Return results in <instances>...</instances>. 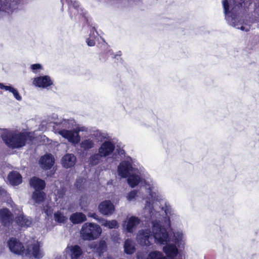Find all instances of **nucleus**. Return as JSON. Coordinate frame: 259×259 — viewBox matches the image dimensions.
<instances>
[{
  "mask_svg": "<svg viewBox=\"0 0 259 259\" xmlns=\"http://www.w3.org/2000/svg\"><path fill=\"white\" fill-rule=\"evenodd\" d=\"M141 220L138 217L132 216L127 218L124 224V227L127 232L133 233L140 224Z\"/></svg>",
  "mask_w": 259,
  "mask_h": 259,
  "instance_id": "nucleus-19",
  "label": "nucleus"
},
{
  "mask_svg": "<svg viewBox=\"0 0 259 259\" xmlns=\"http://www.w3.org/2000/svg\"><path fill=\"white\" fill-rule=\"evenodd\" d=\"M136 169L134 167L133 159L128 157L120 163L117 167V172L121 177L126 178Z\"/></svg>",
  "mask_w": 259,
  "mask_h": 259,
  "instance_id": "nucleus-11",
  "label": "nucleus"
},
{
  "mask_svg": "<svg viewBox=\"0 0 259 259\" xmlns=\"http://www.w3.org/2000/svg\"><path fill=\"white\" fill-rule=\"evenodd\" d=\"M2 138L5 144L10 149H20L24 147L29 137L26 132L2 130Z\"/></svg>",
  "mask_w": 259,
  "mask_h": 259,
  "instance_id": "nucleus-5",
  "label": "nucleus"
},
{
  "mask_svg": "<svg viewBox=\"0 0 259 259\" xmlns=\"http://www.w3.org/2000/svg\"><path fill=\"white\" fill-rule=\"evenodd\" d=\"M53 84V81L48 75L39 76L32 80V84L41 89H48Z\"/></svg>",
  "mask_w": 259,
  "mask_h": 259,
  "instance_id": "nucleus-13",
  "label": "nucleus"
},
{
  "mask_svg": "<svg viewBox=\"0 0 259 259\" xmlns=\"http://www.w3.org/2000/svg\"><path fill=\"white\" fill-rule=\"evenodd\" d=\"M242 0H222L225 17L228 23L242 31H248L250 29V22H245L237 16L236 12L242 7Z\"/></svg>",
  "mask_w": 259,
  "mask_h": 259,
  "instance_id": "nucleus-3",
  "label": "nucleus"
},
{
  "mask_svg": "<svg viewBox=\"0 0 259 259\" xmlns=\"http://www.w3.org/2000/svg\"><path fill=\"white\" fill-rule=\"evenodd\" d=\"M76 162V157L72 154H67L62 159V164L63 167L69 168L73 166Z\"/></svg>",
  "mask_w": 259,
  "mask_h": 259,
  "instance_id": "nucleus-26",
  "label": "nucleus"
},
{
  "mask_svg": "<svg viewBox=\"0 0 259 259\" xmlns=\"http://www.w3.org/2000/svg\"><path fill=\"white\" fill-rule=\"evenodd\" d=\"M115 144L110 141L104 142L98 149V152L104 157L111 155L115 149Z\"/></svg>",
  "mask_w": 259,
  "mask_h": 259,
  "instance_id": "nucleus-16",
  "label": "nucleus"
},
{
  "mask_svg": "<svg viewBox=\"0 0 259 259\" xmlns=\"http://www.w3.org/2000/svg\"><path fill=\"white\" fill-rule=\"evenodd\" d=\"M147 259H167L162 252L158 251L151 252L147 257Z\"/></svg>",
  "mask_w": 259,
  "mask_h": 259,
  "instance_id": "nucleus-33",
  "label": "nucleus"
},
{
  "mask_svg": "<svg viewBox=\"0 0 259 259\" xmlns=\"http://www.w3.org/2000/svg\"><path fill=\"white\" fill-rule=\"evenodd\" d=\"M87 198L85 197H82L80 200V205L82 209L86 206Z\"/></svg>",
  "mask_w": 259,
  "mask_h": 259,
  "instance_id": "nucleus-41",
  "label": "nucleus"
},
{
  "mask_svg": "<svg viewBox=\"0 0 259 259\" xmlns=\"http://www.w3.org/2000/svg\"><path fill=\"white\" fill-rule=\"evenodd\" d=\"M84 182V179L82 178H78L77 179L75 185L77 189H80L82 186V184Z\"/></svg>",
  "mask_w": 259,
  "mask_h": 259,
  "instance_id": "nucleus-40",
  "label": "nucleus"
},
{
  "mask_svg": "<svg viewBox=\"0 0 259 259\" xmlns=\"http://www.w3.org/2000/svg\"><path fill=\"white\" fill-rule=\"evenodd\" d=\"M54 130L55 133L59 134V131L68 130L73 127L75 125V121L73 119H60L59 121H54Z\"/></svg>",
  "mask_w": 259,
  "mask_h": 259,
  "instance_id": "nucleus-15",
  "label": "nucleus"
},
{
  "mask_svg": "<svg viewBox=\"0 0 259 259\" xmlns=\"http://www.w3.org/2000/svg\"><path fill=\"white\" fill-rule=\"evenodd\" d=\"M102 231V229L97 224L85 223L81 228L80 234L83 240H92L97 239Z\"/></svg>",
  "mask_w": 259,
  "mask_h": 259,
  "instance_id": "nucleus-6",
  "label": "nucleus"
},
{
  "mask_svg": "<svg viewBox=\"0 0 259 259\" xmlns=\"http://www.w3.org/2000/svg\"><path fill=\"white\" fill-rule=\"evenodd\" d=\"M160 204L159 208L162 212H164L167 218H164L162 216L163 221L165 223V219H169L170 222L172 221L179 222L180 220V215L177 214L176 211L172 208L169 203L164 199L160 201H157Z\"/></svg>",
  "mask_w": 259,
  "mask_h": 259,
  "instance_id": "nucleus-9",
  "label": "nucleus"
},
{
  "mask_svg": "<svg viewBox=\"0 0 259 259\" xmlns=\"http://www.w3.org/2000/svg\"><path fill=\"white\" fill-rule=\"evenodd\" d=\"M16 221L19 226L24 228L29 227L32 223V220L29 217L24 215L20 212L19 215L16 218Z\"/></svg>",
  "mask_w": 259,
  "mask_h": 259,
  "instance_id": "nucleus-24",
  "label": "nucleus"
},
{
  "mask_svg": "<svg viewBox=\"0 0 259 259\" xmlns=\"http://www.w3.org/2000/svg\"><path fill=\"white\" fill-rule=\"evenodd\" d=\"M30 185L35 190L33 193L32 199L37 203L42 202L44 200L45 194L40 190L44 189L45 187V181L39 178L33 177L30 180Z\"/></svg>",
  "mask_w": 259,
  "mask_h": 259,
  "instance_id": "nucleus-7",
  "label": "nucleus"
},
{
  "mask_svg": "<svg viewBox=\"0 0 259 259\" xmlns=\"http://www.w3.org/2000/svg\"><path fill=\"white\" fill-rule=\"evenodd\" d=\"M124 249L125 253L128 254H133L135 251V247L133 241L129 239L125 241Z\"/></svg>",
  "mask_w": 259,
  "mask_h": 259,
  "instance_id": "nucleus-31",
  "label": "nucleus"
},
{
  "mask_svg": "<svg viewBox=\"0 0 259 259\" xmlns=\"http://www.w3.org/2000/svg\"><path fill=\"white\" fill-rule=\"evenodd\" d=\"M69 5V10L71 13L75 15L76 13L79 15L83 14V9L79 7V4L76 0H66Z\"/></svg>",
  "mask_w": 259,
  "mask_h": 259,
  "instance_id": "nucleus-25",
  "label": "nucleus"
},
{
  "mask_svg": "<svg viewBox=\"0 0 259 259\" xmlns=\"http://www.w3.org/2000/svg\"><path fill=\"white\" fill-rule=\"evenodd\" d=\"M163 251L167 256L173 258L177 255L179 252L177 245L175 243H170V242L164 244Z\"/></svg>",
  "mask_w": 259,
  "mask_h": 259,
  "instance_id": "nucleus-20",
  "label": "nucleus"
},
{
  "mask_svg": "<svg viewBox=\"0 0 259 259\" xmlns=\"http://www.w3.org/2000/svg\"><path fill=\"white\" fill-rule=\"evenodd\" d=\"M59 134L66 139L68 142L74 145L78 144L80 140L79 134L75 129L73 130H60L59 131Z\"/></svg>",
  "mask_w": 259,
  "mask_h": 259,
  "instance_id": "nucleus-14",
  "label": "nucleus"
},
{
  "mask_svg": "<svg viewBox=\"0 0 259 259\" xmlns=\"http://www.w3.org/2000/svg\"><path fill=\"white\" fill-rule=\"evenodd\" d=\"M51 119L50 120V121L53 122L54 123V121H59V120H60V119H59L58 118V115L55 113L52 114L51 116Z\"/></svg>",
  "mask_w": 259,
  "mask_h": 259,
  "instance_id": "nucleus-42",
  "label": "nucleus"
},
{
  "mask_svg": "<svg viewBox=\"0 0 259 259\" xmlns=\"http://www.w3.org/2000/svg\"><path fill=\"white\" fill-rule=\"evenodd\" d=\"M91 248L96 249L99 253H102L105 250L106 248V243L104 240H101L98 244L95 245V246H91Z\"/></svg>",
  "mask_w": 259,
  "mask_h": 259,
  "instance_id": "nucleus-34",
  "label": "nucleus"
},
{
  "mask_svg": "<svg viewBox=\"0 0 259 259\" xmlns=\"http://www.w3.org/2000/svg\"><path fill=\"white\" fill-rule=\"evenodd\" d=\"M0 219L4 226H8L12 221V214L8 209H2L0 210Z\"/></svg>",
  "mask_w": 259,
  "mask_h": 259,
  "instance_id": "nucleus-22",
  "label": "nucleus"
},
{
  "mask_svg": "<svg viewBox=\"0 0 259 259\" xmlns=\"http://www.w3.org/2000/svg\"><path fill=\"white\" fill-rule=\"evenodd\" d=\"M87 220L86 216L81 212H76L70 217V220L73 224L81 223Z\"/></svg>",
  "mask_w": 259,
  "mask_h": 259,
  "instance_id": "nucleus-28",
  "label": "nucleus"
},
{
  "mask_svg": "<svg viewBox=\"0 0 259 259\" xmlns=\"http://www.w3.org/2000/svg\"><path fill=\"white\" fill-rule=\"evenodd\" d=\"M89 217H92V218H93L94 219H96V220H97L98 221V220L99 219H100L101 218H99L97 217V215L95 214V213H90L89 214H88Z\"/></svg>",
  "mask_w": 259,
  "mask_h": 259,
  "instance_id": "nucleus-46",
  "label": "nucleus"
},
{
  "mask_svg": "<svg viewBox=\"0 0 259 259\" xmlns=\"http://www.w3.org/2000/svg\"><path fill=\"white\" fill-rule=\"evenodd\" d=\"M10 183L12 185H18L22 182L21 176L16 171L11 172L8 177Z\"/></svg>",
  "mask_w": 259,
  "mask_h": 259,
  "instance_id": "nucleus-27",
  "label": "nucleus"
},
{
  "mask_svg": "<svg viewBox=\"0 0 259 259\" xmlns=\"http://www.w3.org/2000/svg\"><path fill=\"white\" fill-rule=\"evenodd\" d=\"M144 185L140 187V190H133L128 193L126 198L129 201L145 202V207L143 209L142 215L143 217L151 216L150 214L154 208V204L157 201L163 200V196L158 191L157 186L151 177L146 176L144 181Z\"/></svg>",
  "mask_w": 259,
  "mask_h": 259,
  "instance_id": "nucleus-2",
  "label": "nucleus"
},
{
  "mask_svg": "<svg viewBox=\"0 0 259 259\" xmlns=\"http://www.w3.org/2000/svg\"><path fill=\"white\" fill-rule=\"evenodd\" d=\"M76 132H77V133L79 134V133L80 132H84L87 133H90V131H89L88 128L86 127L83 126H78L76 127V128L75 129Z\"/></svg>",
  "mask_w": 259,
  "mask_h": 259,
  "instance_id": "nucleus-39",
  "label": "nucleus"
},
{
  "mask_svg": "<svg viewBox=\"0 0 259 259\" xmlns=\"http://www.w3.org/2000/svg\"><path fill=\"white\" fill-rule=\"evenodd\" d=\"M8 244L11 251L15 254L32 256L37 259L41 258L44 255L40 248V243L38 241H34L33 243L28 245L26 249H24L19 241L14 238H10Z\"/></svg>",
  "mask_w": 259,
  "mask_h": 259,
  "instance_id": "nucleus-4",
  "label": "nucleus"
},
{
  "mask_svg": "<svg viewBox=\"0 0 259 259\" xmlns=\"http://www.w3.org/2000/svg\"><path fill=\"white\" fill-rule=\"evenodd\" d=\"M66 259H81L83 250L78 245H68L64 250Z\"/></svg>",
  "mask_w": 259,
  "mask_h": 259,
  "instance_id": "nucleus-12",
  "label": "nucleus"
},
{
  "mask_svg": "<svg viewBox=\"0 0 259 259\" xmlns=\"http://www.w3.org/2000/svg\"><path fill=\"white\" fill-rule=\"evenodd\" d=\"M55 159L52 155L47 154L42 156L39 160L41 167L46 169H50L54 163Z\"/></svg>",
  "mask_w": 259,
  "mask_h": 259,
  "instance_id": "nucleus-21",
  "label": "nucleus"
},
{
  "mask_svg": "<svg viewBox=\"0 0 259 259\" xmlns=\"http://www.w3.org/2000/svg\"><path fill=\"white\" fill-rule=\"evenodd\" d=\"M150 214L151 216L144 218L151 220L152 231L149 229L140 230L137 235V242L141 245L146 246L152 244L153 238L156 243L161 245L169 242L171 238L169 233L171 230L169 219H165L164 223L162 214L156 209Z\"/></svg>",
  "mask_w": 259,
  "mask_h": 259,
  "instance_id": "nucleus-1",
  "label": "nucleus"
},
{
  "mask_svg": "<svg viewBox=\"0 0 259 259\" xmlns=\"http://www.w3.org/2000/svg\"><path fill=\"white\" fill-rule=\"evenodd\" d=\"M111 55V57L114 58H117V59L118 60V58H120V57L121 55V51H118L116 54H112Z\"/></svg>",
  "mask_w": 259,
  "mask_h": 259,
  "instance_id": "nucleus-44",
  "label": "nucleus"
},
{
  "mask_svg": "<svg viewBox=\"0 0 259 259\" xmlns=\"http://www.w3.org/2000/svg\"><path fill=\"white\" fill-rule=\"evenodd\" d=\"M125 1H127L129 5H132L134 4H136L138 3L140 0H124Z\"/></svg>",
  "mask_w": 259,
  "mask_h": 259,
  "instance_id": "nucleus-45",
  "label": "nucleus"
},
{
  "mask_svg": "<svg viewBox=\"0 0 259 259\" xmlns=\"http://www.w3.org/2000/svg\"><path fill=\"white\" fill-rule=\"evenodd\" d=\"M147 176L150 177L149 175L145 172V169L143 167H140L139 169L137 168L127 176V183L130 187L134 188L140 183L141 187L142 185H144V179Z\"/></svg>",
  "mask_w": 259,
  "mask_h": 259,
  "instance_id": "nucleus-8",
  "label": "nucleus"
},
{
  "mask_svg": "<svg viewBox=\"0 0 259 259\" xmlns=\"http://www.w3.org/2000/svg\"><path fill=\"white\" fill-rule=\"evenodd\" d=\"M45 212L47 213V214L48 215H49V214H50L51 213V210H50V211H49L48 210H46L45 211Z\"/></svg>",
  "mask_w": 259,
  "mask_h": 259,
  "instance_id": "nucleus-47",
  "label": "nucleus"
},
{
  "mask_svg": "<svg viewBox=\"0 0 259 259\" xmlns=\"http://www.w3.org/2000/svg\"><path fill=\"white\" fill-rule=\"evenodd\" d=\"M80 146L85 150H89L95 146V141L89 137L88 138L82 140Z\"/></svg>",
  "mask_w": 259,
  "mask_h": 259,
  "instance_id": "nucleus-30",
  "label": "nucleus"
},
{
  "mask_svg": "<svg viewBox=\"0 0 259 259\" xmlns=\"http://www.w3.org/2000/svg\"><path fill=\"white\" fill-rule=\"evenodd\" d=\"M171 240L178 247H184L186 241L185 234L182 230H176L173 232Z\"/></svg>",
  "mask_w": 259,
  "mask_h": 259,
  "instance_id": "nucleus-17",
  "label": "nucleus"
},
{
  "mask_svg": "<svg viewBox=\"0 0 259 259\" xmlns=\"http://www.w3.org/2000/svg\"><path fill=\"white\" fill-rule=\"evenodd\" d=\"M13 96L14 97H15V98L18 100V101H21L22 100V97L21 96L19 95L18 92L17 91V90L16 91V92H15L14 93V94H13Z\"/></svg>",
  "mask_w": 259,
  "mask_h": 259,
  "instance_id": "nucleus-43",
  "label": "nucleus"
},
{
  "mask_svg": "<svg viewBox=\"0 0 259 259\" xmlns=\"http://www.w3.org/2000/svg\"><path fill=\"white\" fill-rule=\"evenodd\" d=\"M89 137L94 141H102L107 138V134L97 129L90 131Z\"/></svg>",
  "mask_w": 259,
  "mask_h": 259,
  "instance_id": "nucleus-23",
  "label": "nucleus"
},
{
  "mask_svg": "<svg viewBox=\"0 0 259 259\" xmlns=\"http://www.w3.org/2000/svg\"><path fill=\"white\" fill-rule=\"evenodd\" d=\"M98 222L102 226L109 229L116 228L118 226V223L116 220L108 221L103 218H101L98 220Z\"/></svg>",
  "mask_w": 259,
  "mask_h": 259,
  "instance_id": "nucleus-29",
  "label": "nucleus"
},
{
  "mask_svg": "<svg viewBox=\"0 0 259 259\" xmlns=\"http://www.w3.org/2000/svg\"><path fill=\"white\" fill-rule=\"evenodd\" d=\"M30 69L34 73H37L39 70L43 69V67L40 64H34L31 65Z\"/></svg>",
  "mask_w": 259,
  "mask_h": 259,
  "instance_id": "nucleus-37",
  "label": "nucleus"
},
{
  "mask_svg": "<svg viewBox=\"0 0 259 259\" xmlns=\"http://www.w3.org/2000/svg\"><path fill=\"white\" fill-rule=\"evenodd\" d=\"M19 0H0V18H8L12 14Z\"/></svg>",
  "mask_w": 259,
  "mask_h": 259,
  "instance_id": "nucleus-10",
  "label": "nucleus"
},
{
  "mask_svg": "<svg viewBox=\"0 0 259 259\" xmlns=\"http://www.w3.org/2000/svg\"><path fill=\"white\" fill-rule=\"evenodd\" d=\"M0 89L2 90H5L6 91H8L13 94H14L15 92H16L17 90L12 87L11 85H5L3 83H0Z\"/></svg>",
  "mask_w": 259,
  "mask_h": 259,
  "instance_id": "nucleus-38",
  "label": "nucleus"
},
{
  "mask_svg": "<svg viewBox=\"0 0 259 259\" xmlns=\"http://www.w3.org/2000/svg\"><path fill=\"white\" fill-rule=\"evenodd\" d=\"M103 158H104V156L98 152L97 154L92 155L90 158L89 161L91 164L96 165L102 161Z\"/></svg>",
  "mask_w": 259,
  "mask_h": 259,
  "instance_id": "nucleus-32",
  "label": "nucleus"
},
{
  "mask_svg": "<svg viewBox=\"0 0 259 259\" xmlns=\"http://www.w3.org/2000/svg\"><path fill=\"white\" fill-rule=\"evenodd\" d=\"M98 35V33L96 30L93 29L92 31V34L90 35V38L87 39V43L89 46H94L95 45V40L96 35Z\"/></svg>",
  "mask_w": 259,
  "mask_h": 259,
  "instance_id": "nucleus-35",
  "label": "nucleus"
},
{
  "mask_svg": "<svg viewBox=\"0 0 259 259\" xmlns=\"http://www.w3.org/2000/svg\"><path fill=\"white\" fill-rule=\"evenodd\" d=\"M100 212L104 215H111L115 210L113 204L109 200H105L99 205Z\"/></svg>",
  "mask_w": 259,
  "mask_h": 259,
  "instance_id": "nucleus-18",
  "label": "nucleus"
},
{
  "mask_svg": "<svg viewBox=\"0 0 259 259\" xmlns=\"http://www.w3.org/2000/svg\"><path fill=\"white\" fill-rule=\"evenodd\" d=\"M55 220L60 223H64L67 220L66 217L64 216L60 211H57L54 214Z\"/></svg>",
  "mask_w": 259,
  "mask_h": 259,
  "instance_id": "nucleus-36",
  "label": "nucleus"
}]
</instances>
